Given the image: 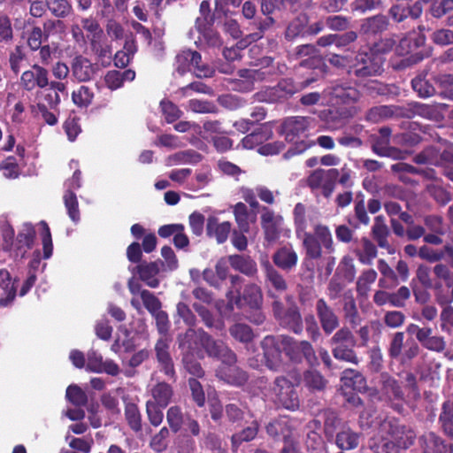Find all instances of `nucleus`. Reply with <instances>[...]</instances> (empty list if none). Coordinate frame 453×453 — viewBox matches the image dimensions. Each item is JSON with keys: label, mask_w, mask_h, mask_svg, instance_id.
<instances>
[{"label": "nucleus", "mask_w": 453, "mask_h": 453, "mask_svg": "<svg viewBox=\"0 0 453 453\" xmlns=\"http://www.w3.org/2000/svg\"><path fill=\"white\" fill-rule=\"evenodd\" d=\"M342 390L345 395H349L348 401H352L354 404H360L361 400L356 397L352 392H363L366 388V381L364 376L357 370L346 369L343 371L342 378Z\"/></svg>", "instance_id": "obj_13"}, {"label": "nucleus", "mask_w": 453, "mask_h": 453, "mask_svg": "<svg viewBox=\"0 0 453 453\" xmlns=\"http://www.w3.org/2000/svg\"><path fill=\"white\" fill-rule=\"evenodd\" d=\"M360 434L354 432L349 427H343L336 434L335 443L342 450L356 449L359 444Z\"/></svg>", "instance_id": "obj_36"}, {"label": "nucleus", "mask_w": 453, "mask_h": 453, "mask_svg": "<svg viewBox=\"0 0 453 453\" xmlns=\"http://www.w3.org/2000/svg\"><path fill=\"white\" fill-rule=\"evenodd\" d=\"M388 19L384 15H375L365 19L361 24V32L365 35H376L387 29Z\"/></svg>", "instance_id": "obj_39"}, {"label": "nucleus", "mask_w": 453, "mask_h": 453, "mask_svg": "<svg viewBox=\"0 0 453 453\" xmlns=\"http://www.w3.org/2000/svg\"><path fill=\"white\" fill-rule=\"evenodd\" d=\"M88 41L92 53L101 62L102 65H109L112 56L111 46L109 44L104 32L96 36H89Z\"/></svg>", "instance_id": "obj_23"}, {"label": "nucleus", "mask_w": 453, "mask_h": 453, "mask_svg": "<svg viewBox=\"0 0 453 453\" xmlns=\"http://www.w3.org/2000/svg\"><path fill=\"white\" fill-rule=\"evenodd\" d=\"M228 262L233 269L247 276H253L257 271L256 262L249 256L231 255Z\"/></svg>", "instance_id": "obj_34"}, {"label": "nucleus", "mask_w": 453, "mask_h": 453, "mask_svg": "<svg viewBox=\"0 0 453 453\" xmlns=\"http://www.w3.org/2000/svg\"><path fill=\"white\" fill-rule=\"evenodd\" d=\"M356 253L362 264L370 265L377 256V248L370 240L363 238Z\"/></svg>", "instance_id": "obj_46"}, {"label": "nucleus", "mask_w": 453, "mask_h": 453, "mask_svg": "<svg viewBox=\"0 0 453 453\" xmlns=\"http://www.w3.org/2000/svg\"><path fill=\"white\" fill-rule=\"evenodd\" d=\"M202 159L201 155L194 150H187L169 155L165 159L167 167L180 165H196Z\"/></svg>", "instance_id": "obj_33"}, {"label": "nucleus", "mask_w": 453, "mask_h": 453, "mask_svg": "<svg viewBox=\"0 0 453 453\" xmlns=\"http://www.w3.org/2000/svg\"><path fill=\"white\" fill-rule=\"evenodd\" d=\"M426 349L441 353L446 349V342L442 336L433 335V329L427 327L426 332L418 342Z\"/></svg>", "instance_id": "obj_42"}, {"label": "nucleus", "mask_w": 453, "mask_h": 453, "mask_svg": "<svg viewBox=\"0 0 453 453\" xmlns=\"http://www.w3.org/2000/svg\"><path fill=\"white\" fill-rule=\"evenodd\" d=\"M97 72L96 64L88 58L79 55L73 58L71 63L72 76L79 82H86L92 80Z\"/></svg>", "instance_id": "obj_22"}, {"label": "nucleus", "mask_w": 453, "mask_h": 453, "mask_svg": "<svg viewBox=\"0 0 453 453\" xmlns=\"http://www.w3.org/2000/svg\"><path fill=\"white\" fill-rule=\"evenodd\" d=\"M419 444L424 453H453L452 447L446 444L434 432H427L419 438Z\"/></svg>", "instance_id": "obj_25"}, {"label": "nucleus", "mask_w": 453, "mask_h": 453, "mask_svg": "<svg viewBox=\"0 0 453 453\" xmlns=\"http://www.w3.org/2000/svg\"><path fill=\"white\" fill-rule=\"evenodd\" d=\"M283 218L275 213L268 207H263L261 210V226L265 233V238L269 242H275L281 232Z\"/></svg>", "instance_id": "obj_16"}, {"label": "nucleus", "mask_w": 453, "mask_h": 453, "mask_svg": "<svg viewBox=\"0 0 453 453\" xmlns=\"http://www.w3.org/2000/svg\"><path fill=\"white\" fill-rule=\"evenodd\" d=\"M332 107L325 113L326 123H332L334 128L344 124L357 115L360 107L355 104L360 97L359 91L347 83H336L326 90Z\"/></svg>", "instance_id": "obj_4"}, {"label": "nucleus", "mask_w": 453, "mask_h": 453, "mask_svg": "<svg viewBox=\"0 0 453 453\" xmlns=\"http://www.w3.org/2000/svg\"><path fill=\"white\" fill-rule=\"evenodd\" d=\"M274 401L288 410L295 411L299 407V399L293 384L284 377H278L273 387Z\"/></svg>", "instance_id": "obj_10"}, {"label": "nucleus", "mask_w": 453, "mask_h": 453, "mask_svg": "<svg viewBox=\"0 0 453 453\" xmlns=\"http://www.w3.org/2000/svg\"><path fill=\"white\" fill-rule=\"evenodd\" d=\"M198 33V42L200 43H206L210 47H219L221 45V39L219 34L212 28V24L202 26V27H195Z\"/></svg>", "instance_id": "obj_49"}, {"label": "nucleus", "mask_w": 453, "mask_h": 453, "mask_svg": "<svg viewBox=\"0 0 453 453\" xmlns=\"http://www.w3.org/2000/svg\"><path fill=\"white\" fill-rule=\"evenodd\" d=\"M383 57L372 50H362L351 60L349 73L357 78L378 76L383 73Z\"/></svg>", "instance_id": "obj_6"}, {"label": "nucleus", "mask_w": 453, "mask_h": 453, "mask_svg": "<svg viewBox=\"0 0 453 453\" xmlns=\"http://www.w3.org/2000/svg\"><path fill=\"white\" fill-rule=\"evenodd\" d=\"M237 357L231 363L221 362L216 370V376L227 384L241 386L247 380V374L236 365Z\"/></svg>", "instance_id": "obj_21"}, {"label": "nucleus", "mask_w": 453, "mask_h": 453, "mask_svg": "<svg viewBox=\"0 0 453 453\" xmlns=\"http://www.w3.org/2000/svg\"><path fill=\"white\" fill-rule=\"evenodd\" d=\"M273 260L278 267L289 271L296 265L297 254L291 245H287L274 253Z\"/></svg>", "instance_id": "obj_32"}, {"label": "nucleus", "mask_w": 453, "mask_h": 453, "mask_svg": "<svg viewBox=\"0 0 453 453\" xmlns=\"http://www.w3.org/2000/svg\"><path fill=\"white\" fill-rule=\"evenodd\" d=\"M422 5L417 2L411 6L405 4H396L389 9V15L395 22H402L408 17L418 19L422 14Z\"/></svg>", "instance_id": "obj_29"}, {"label": "nucleus", "mask_w": 453, "mask_h": 453, "mask_svg": "<svg viewBox=\"0 0 453 453\" xmlns=\"http://www.w3.org/2000/svg\"><path fill=\"white\" fill-rule=\"evenodd\" d=\"M35 240V230L31 223H23L19 229L15 241L10 250L12 256L16 259L24 258L32 250Z\"/></svg>", "instance_id": "obj_12"}, {"label": "nucleus", "mask_w": 453, "mask_h": 453, "mask_svg": "<svg viewBox=\"0 0 453 453\" xmlns=\"http://www.w3.org/2000/svg\"><path fill=\"white\" fill-rule=\"evenodd\" d=\"M136 51L135 45L133 41H127L122 50H119L114 56V64L117 67H126L134 52Z\"/></svg>", "instance_id": "obj_59"}, {"label": "nucleus", "mask_w": 453, "mask_h": 453, "mask_svg": "<svg viewBox=\"0 0 453 453\" xmlns=\"http://www.w3.org/2000/svg\"><path fill=\"white\" fill-rule=\"evenodd\" d=\"M338 176V169H317L309 175L307 184L312 190H319L324 196L328 197L334 189Z\"/></svg>", "instance_id": "obj_9"}, {"label": "nucleus", "mask_w": 453, "mask_h": 453, "mask_svg": "<svg viewBox=\"0 0 453 453\" xmlns=\"http://www.w3.org/2000/svg\"><path fill=\"white\" fill-rule=\"evenodd\" d=\"M134 78V71L127 69L123 72L116 70L109 71L104 80L107 87L111 90H115L121 88L126 81H132Z\"/></svg>", "instance_id": "obj_35"}, {"label": "nucleus", "mask_w": 453, "mask_h": 453, "mask_svg": "<svg viewBox=\"0 0 453 453\" xmlns=\"http://www.w3.org/2000/svg\"><path fill=\"white\" fill-rule=\"evenodd\" d=\"M359 425L363 429L378 426L377 435L369 442V448L374 453H398L399 447H409L415 438L414 433L408 430L403 440L401 434H405V427L395 418L377 415L372 408L362 411Z\"/></svg>", "instance_id": "obj_2"}, {"label": "nucleus", "mask_w": 453, "mask_h": 453, "mask_svg": "<svg viewBox=\"0 0 453 453\" xmlns=\"http://www.w3.org/2000/svg\"><path fill=\"white\" fill-rule=\"evenodd\" d=\"M273 135L271 127L267 125H263L251 134L246 135L242 142L244 148L253 149L257 145H260L263 142L269 140Z\"/></svg>", "instance_id": "obj_37"}, {"label": "nucleus", "mask_w": 453, "mask_h": 453, "mask_svg": "<svg viewBox=\"0 0 453 453\" xmlns=\"http://www.w3.org/2000/svg\"><path fill=\"white\" fill-rule=\"evenodd\" d=\"M63 199L69 218L74 224H78L81 217L79 203L75 193L73 191H65Z\"/></svg>", "instance_id": "obj_55"}, {"label": "nucleus", "mask_w": 453, "mask_h": 453, "mask_svg": "<svg viewBox=\"0 0 453 453\" xmlns=\"http://www.w3.org/2000/svg\"><path fill=\"white\" fill-rule=\"evenodd\" d=\"M175 71L183 75L192 71L197 78H211L214 75L213 67L202 64V56L197 51L185 50L176 56Z\"/></svg>", "instance_id": "obj_8"}, {"label": "nucleus", "mask_w": 453, "mask_h": 453, "mask_svg": "<svg viewBox=\"0 0 453 453\" xmlns=\"http://www.w3.org/2000/svg\"><path fill=\"white\" fill-rule=\"evenodd\" d=\"M50 13L58 19H65L73 13V6L69 0H46Z\"/></svg>", "instance_id": "obj_51"}, {"label": "nucleus", "mask_w": 453, "mask_h": 453, "mask_svg": "<svg viewBox=\"0 0 453 453\" xmlns=\"http://www.w3.org/2000/svg\"><path fill=\"white\" fill-rule=\"evenodd\" d=\"M19 84L27 91H32L36 88H44L50 84L49 72L44 67L35 64L31 69L21 74Z\"/></svg>", "instance_id": "obj_14"}, {"label": "nucleus", "mask_w": 453, "mask_h": 453, "mask_svg": "<svg viewBox=\"0 0 453 453\" xmlns=\"http://www.w3.org/2000/svg\"><path fill=\"white\" fill-rule=\"evenodd\" d=\"M125 418L133 431L137 433L142 430V416L136 404L133 403H126Z\"/></svg>", "instance_id": "obj_56"}, {"label": "nucleus", "mask_w": 453, "mask_h": 453, "mask_svg": "<svg viewBox=\"0 0 453 453\" xmlns=\"http://www.w3.org/2000/svg\"><path fill=\"white\" fill-rule=\"evenodd\" d=\"M179 349L181 351L182 364L186 371L196 378H202L204 372L197 361L204 353L225 363L235 360V353L220 340H215L203 329L188 328L178 336Z\"/></svg>", "instance_id": "obj_1"}, {"label": "nucleus", "mask_w": 453, "mask_h": 453, "mask_svg": "<svg viewBox=\"0 0 453 453\" xmlns=\"http://www.w3.org/2000/svg\"><path fill=\"white\" fill-rule=\"evenodd\" d=\"M86 370L91 372H105L111 376H118L121 372L119 365L111 359H103L96 350L90 349L87 353Z\"/></svg>", "instance_id": "obj_15"}, {"label": "nucleus", "mask_w": 453, "mask_h": 453, "mask_svg": "<svg viewBox=\"0 0 453 453\" xmlns=\"http://www.w3.org/2000/svg\"><path fill=\"white\" fill-rule=\"evenodd\" d=\"M170 341L165 337L157 340L155 345L157 360L161 367V371L168 377L173 378L175 375L173 362L169 353Z\"/></svg>", "instance_id": "obj_24"}, {"label": "nucleus", "mask_w": 453, "mask_h": 453, "mask_svg": "<svg viewBox=\"0 0 453 453\" xmlns=\"http://www.w3.org/2000/svg\"><path fill=\"white\" fill-rule=\"evenodd\" d=\"M227 299L231 309H233L234 303L237 307H242L247 304L250 309L260 308L263 302V296L260 288L256 284L247 285L244 288L242 296H234L232 291L228 292Z\"/></svg>", "instance_id": "obj_17"}, {"label": "nucleus", "mask_w": 453, "mask_h": 453, "mask_svg": "<svg viewBox=\"0 0 453 453\" xmlns=\"http://www.w3.org/2000/svg\"><path fill=\"white\" fill-rule=\"evenodd\" d=\"M273 311L275 319L280 325L295 334H300L303 331V320L300 312L296 307L285 309L279 301L273 303Z\"/></svg>", "instance_id": "obj_11"}, {"label": "nucleus", "mask_w": 453, "mask_h": 453, "mask_svg": "<svg viewBox=\"0 0 453 453\" xmlns=\"http://www.w3.org/2000/svg\"><path fill=\"white\" fill-rule=\"evenodd\" d=\"M229 333L235 340L248 343L253 337L254 334L250 326L243 323H236L229 328Z\"/></svg>", "instance_id": "obj_60"}, {"label": "nucleus", "mask_w": 453, "mask_h": 453, "mask_svg": "<svg viewBox=\"0 0 453 453\" xmlns=\"http://www.w3.org/2000/svg\"><path fill=\"white\" fill-rule=\"evenodd\" d=\"M413 89L421 97H430L436 93V88L430 81L422 76H417L411 81Z\"/></svg>", "instance_id": "obj_61"}, {"label": "nucleus", "mask_w": 453, "mask_h": 453, "mask_svg": "<svg viewBox=\"0 0 453 453\" xmlns=\"http://www.w3.org/2000/svg\"><path fill=\"white\" fill-rule=\"evenodd\" d=\"M0 288L3 289L0 306L7 307L16 296V280L12 279L9 271L4 268L0 269Z\"/></svg>", "instance_id": "obj_28"}, {"label": "nucleus", "mask_w": 453, "mask_h": 453, "mask_svg": "<svg viewBox=\"0 0 453 453\" xmlns=\"http://www.w3.org/2000/svg\"><path fill=\"white\" fill-rule=\"evenodd\" d=\"M266 366L273 371L283 368L282 351L295 363L305 358L310 364L315 359L312 346L306 341L297 342L287 335H267L261 342Z\"/></svg>", "instance_id": "obj_3"}, {"label": "nucleus", "mask_w": 453, "mask_h": 453, "mask_svg": "<svg viewBox=\"0 0 453 453\" xmlns=\"http://www.w3.org/2000/svg\"><path fill=\"white\" fill-rule=\"evenodd\" d=\"M299 238L303 240V244L309 257L316 259L321 257V248L323 246L315 235L306 232L302 234V236Z\"/></svg>", "instance_id": "obj_54"}, {"label": "nucleus", "mask_w": 453, "mask_h": 453, "mask_svg": "<svg viewBox=\"0 0 453 453\" xmlns=\"http://www.w3.org/2000/svg\"><path fill=\"white\" fill-rule=\"evenodd\" d=\"M439 420L443 431L450 437H453V401H446L443 403Z\"/></svg>", "instance_id": "obj_58"}, {"label": "nucleus", "mask_w": 453, "mask_h": 453, "mask_svg": "<svg viewBox=\"0 0 453 453\" xmlns=\"http://www.w3.org/2000/svg\"><path fill=\"white\" fill-rule=\"evenodd\" d=\"M332 347V354L337 360L357 365L359 360L353 349L355 346L350 344H330Z\"/></svg>", "instance_id": "obj_43"}, {"label": "nucleus", "mask_w": 453, "mask_h": 453, "mask_svg": "<svg viewBox=\"0 0 453 453\" xmlns=\"http://www.w3.org/2000/svg\"><path fill=\"white\" fill-rule=\"evenodd\" d=\"M314 127L315 120L311 117L293 116L283 121L281 125L282 135H284L286 141L296 143L295 147L289 149L284 154L285 158L303 153L312 145L311 142L304 139Z\"/></svg>", "instance_id": "obj_5"}, {"label": "nucleus", "mask_w": 453, "mask_h": 453, "mask_svg": "<svg viewBox=\"0 0 453 453\" xmlns=\"http://www.w3.org/2000/svg\"><path fill=\"white\" fill-rule=\"evenodd\" d=\"M0 172L7 179H16L20 173L19 163L16 157H8L0 163Z\"/></svg>", "instance_id": "obj_62"}, {"label": "nucleus", "mask_w": 453, "mask_h": 453, "mask_svg": "<svg viewBox=\"0 0 453 453\" xmlns=\"http://www.w3.org/2000/svg\"><path fill=\"white\" fill-rule=\"evenodd\" d=\"M232 225L228 221L219 223L215 216H210L207 219L206 232L210 237L217 240L218 243H224L229 235Z\"/></svg>", "instance_id": "obj_31"}, {"label": "nucleus", "mask_w": 453, "mask_h": 453, "mask_svg": "<svg viewBox=\"0 0 453 453\" xmlns=\"http://www.w3.org/2000/svg\"><path fill=\"white\" fill-rule=\"evenodd\" d=\"M345 319L349 321L351 326H356L358 323L359 317L356 305L355 299L351 291H347L343 294V306Z\"/></svg>", "instance_id": "obj_44"}, {"label": "nucleus", "mask_w": 453, "mask_h": 453, "mask_svg": "<svg viewBox=\"0 0 453 453\" xmlns=\"http://www.w3.org/2000/svg\"><path fill=\"white\" fill-rule=\"evenodd\" d=\"M372 236L374 240L377 242L378 245L380 248L388 250L389 253L392 251L389 250L390 245L388 241V236L389 234L388 228L385 224L384 219L381 216H377L374 219V224L372 229Z\"/></svg>", "instance_id": "obj_41"}, {"label": "nucleus", "mask_w": 453, "mask_h": 453, "mask_svg": "<svg viewBox=\"0 0 453 453\" xmlns=\"http://www.w3.org/2000/svg\"><path fill=\"white\" fill-rule=\"evenodd\" d=\"M275 72L274 70L262 72L260 70L241 69L238 71L239 78L232 81V88L240 92L251 91L254 88L255 82L265 80L266 74Z\"/></svg>", "instance_id": "obj_18"}, {"label": "nucleus", "mask_w": 453, "mask_h": 453, "mask_svg": "<svg viewBox=\"0 0 453 453\" xmlns=\"http://www.w3.org/2000/svg\"><path fill=\"white\" fill-rule=\"evenodd\" d=\"M418 32L412 31L399 40L398 44L395 46V52L398 55L403 56L411 53L420 46L424 45L426 37L422 34L421 27H419Z\"/></svg>", "instance_id": "obj_26"}, {"label": "nucleus", "mask_w": 453, "mask_h": 453, "mask_svg": "<svg viewBox=\"0 0 453 453\" xmlns=\"http://www.w3.org/2000/svg\"><path fill=\"white\" fill-rule=\"evenodd\" d=\"M134 344L130 337V332L124 326L119 328V334L111 345V350L114 353L121 351H130L134 349Z\"/></svg>", "instance_id": "obj_47"}, {"label": "nucleus", "mask_w": 453, "mask_h": 453, "mask_svg": "<svg viewBox=\"0 0 453 453\" xmlns=\"http://www.w3.org/2000/svg\"><path fill=\"white\" fill-rule=\"evenodd\" d=\"M186 415L183 414L180 407L174 405L170 407L166 412L167 423L173 433L181 430Z\"/></svg>", "instance_id": "obj_57"}, {"label": "nucleus", "mask_w": 453, "mask_h": 453, "mask_svg": "<svg viewBox=\"0 0 453 453\" xmlns=\"http://www.w3.org/2000/svg\"><path fill=\"white\" fill-rule=\"evenodd\" d=\"M161 267H164V263L161 260L153 262H142L134 269L142 280L148 287L156 288L159 286L161 273L164 272Z\"/></svg>", "instance_id": "obj_19"}, {"label": "nucleus", "mask_w": 453, "mask_h": 453, "mask_svg": "<svg viewBox=\"0 0 453 453\" xmlns=\"http://www.w3.org/2000/svg\"><path fill=\"white\" fill-rule=\"evenodd\" d=\"M258 424L253 420L251 424L241 432L232 435V446L234 450H237L239 445L243 441H252L257 434Z\"/></svg>", "instance_id": "obj_53"}, {"label": "nucleus", "mask_w": 453, "mask_h": 453, "mask_svg": "<svg viewBox=\"0 0 453 453\" xmlns=\"http://www.w3.org/2000/svg\"><path fill=\"white\" fill-rule=\"evenodd\" d=\"M235 221L242 232H249L251 223L256 221V213L250 212L243 203H237L234 207Z\"/></svg>", "instance_id": "obj_38"}, {"label": "nucleus", "mask_w": 453, "mask_h": 453, "mask_svg": "<svg viewBox=\"0 0 453 453\" xmlns=\"http://www.w3.org/2000/svg\"><path fill=\"white\" fill-rule=\"evenodd\" d=\"M380 391L382 396L388 401L403 400L402 392L397 381L388 373H381L379 380Z\"/></svg>", "instance_id": "obj_30"}, {"label": "nucleus", "mask_w": 453, "mask_h": 453, "mask_svg": "<svg viewBox=\"0 0 453 453\" xmlns=\"http://www.w3.org/2000/svg\"><path fill=\"white\" fill-rule=\"evenodd\" d=\"M303 382L311 390H322L326 387V380L315 370H309L303 374Z\"/></svg>", "instance_id": "obj_63"}, {"label": "nucleus", "mask_w": 453, "mask_h": 453, "mask_svg": "<svg viewBox=\"0 0 453 453\" xmlns=\"http://www.w3.org/2000/svg\"><path fill=\"white\" fill-rule=\"evenodd\" d=\"M266 432L272 437L282 436L283 439L287 435L293 434L289 421L286 418H279L270 422L266 426Z\"/></svg>", "instance_id": "obj_52"}, {"label": "nucleus", "mask_w": 453, "mask_h": 453, "mask_svg": "<svg viewBox=\"0 0 453 453\" xmlns=\"http://www.w3.org/2000/svg\"><path fill=\"white\" fill-rule=\"evenodd\" d=\"M265 275V286L268 288V293L271 296H274L273 291L281 294L287 289V282L283 276L269 263L265 262L263 264Z\"/></svg>", "instance_id": "obj_27"}, {"label": "nucleus", "mask_w": 453, "mask_h": 453, "mask_svg": "<svg viewBox=\"0 0 453 453\" xmlns=\"http://www.w3.org/2000/svg\"><path fill=\"white\" fill-rule=\"evenodd\" d=\"M151 395L152 399L149 400L150 402H155L159 404L161 408H165L171 402L173 395V390L169 384L165 382H159L152 388Z\"/></svg>", "instance_id": "obj_40"}, {"label": "nucleus", "mask_w": 453, "mask_h": 453, "mask_svg": "<svg viewBox=\"0 0 453 453\" xmlns=\"http://www.w3.org/2000/svg\"><path fill=\"white\" fill-rule=\"evenodd\" d=\"M314 81V79H307L301 83L296 84L291 79H282L279 81L277 86L265 88L256 93L254 97L258 102L275 103L287 99L295 93L306 88Z\"/></svg>", "instance_id": "obj_7"}, {"label": "nucleus", "mask_w": 453, "mask_h": 453, "mask_svg": "<svg viewBox=\"0 0 453 453\" xmlns=\"http://www.w3.org/2000/svg\"><path fill=\"white\" fill-rule=\"evenodd\" d=\"M293 214L296 235L301 237L302 234L307 232L308 221L311 219V214L307 212L304 205L301 203L296 204Z\"/></svg>", "instance_id": "obj_45"}, {"label": "nucleus", "mask_w": 453, "mask_h": 453, "mask_svg": "<svg viewBox=\"0 0 453 453\" xmlns=\"http://www.w3.org/2000/svg\"><path fill=\"white\" fill-rule=\"evenodd\" d=\"M440 151L441 149H438L434 146L427 147L414 157V162L417 164H426L441 166V157H440Z\"/></svg>", "instance_id": "obj_50"}, {"label": "nucleus", "mask_w": 453, "mask_h": 453, "mask_svg": "<svg viewBox=\"0 0 453 453\" xmlns=\"http://www.w3.org/2000/svg\"><path fill=\"white\" fill-rule=\"evenodd\" d=\"M94 98V92L87 86H81L72 94L73 102L79 107H88Z\"/></svg>", "instance_id": "obj_64"}, {"label": "nucleus", "mask_w": 453, "mask_h": 453, "mask_svg": "<svg viewBox=\"0 0 453 453\" xmlns=\"http://www.w3.org/2000/svg\"><path fill=\"white\" fill-rule=\"evenodd\" d=\"M308 19L306 15H300L293 19L288 26L285 36L288 41H292L299 36H304L306 34V27Z\"/></svg>", "instance_id": "obj_48"}, {"label": "nucleus", "mask_w": 453, "mask_h": 453, "mask_svg": "<svg viewBox=\"0 0 453 453\" xmlns=\"http://www.w3.org/2000/svg\"><path fill=\"white\" fill-rule=\"evenodd\" d=\"M315 309L322 330L326 335L331 334L340 325L338 316L323 298L316 302Z\"/></svg>", "instance_id": "obj_20"}]
</instances>
